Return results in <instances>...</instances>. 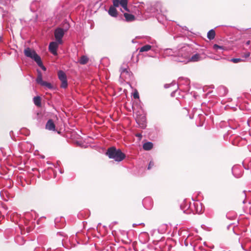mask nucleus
<instances>
[{
  "label": "nucleus",
  "mask_w": 251,
  "mask_h": 251,
  "mask_svg": "<svg viewBox=\"0 0 251 251\" xmlns=\"http://www.w3.org/2000/svg\"><path fill=\"white\" fill-rule=\"evenodd\" d=\"M193 49L188 45H185L183 46V49L180 51V53L182 51L183 54L180 58H178L180 62L185 63L189 62H197L205 58L204 54L196 53L191 56Z\"/></svg>",
  "instance_id": "f257e3e1"
},
{
  "label": "nucleus",
  "mask_w": 251,
  "mask_h": 251,
  "mask_svg": "<svg viewBox=\"0 0 251 251\" xmlns=\"http://www.w3.org/2000/svg\"><path fill=\"white\" fill-rule=\"evenodd\" d=\"M145 117L144 116L142 117V121L143 122V123L141 124V125L140 126L142 128H144L146 126H145Z\"/></svg>",
  "instance_id": "c756f323"
},
{
  "label": "nucleus",
  "mask_w": 251,
  "mask_h": 251,
  "mask_svg": "<svg viewBox=\"0 0 251 251\" xmlns=\"http://www.w3.org/2000/svg\"><path fill=\"white\" fill-rule=\"evenodd\" d=\"M250 52H247L244 55V56L245 58H248L250 56Z\"/></svg>",
  "instance_id": "72a5a7b5"
},
{
  "label": "nucleus",
  "mask_w": 251,
  "mask_h": 251,
  "mask_svg": "<svg viewBox=\"0 0 251 251\" xmlns=\"http://www.w3.org/2000/svg\"><path fill=\"white\" fill-rule=\"evenodd\" d=\"M133 98L134 99H138L139 96V94H138V92L137 91H135L133 93Z\"/></svg>",
  "instance_id": "7c9ffc66"
},
{
  "label": "nucleus",
  "mask_w": 251,
  "mask_h": 251,
  "mask_svg": "<svg viewBox=\"0 0 251 251\" xmlns=\"http://www.w3.org/2000/svg\"><path fill=\"white\" fill-rule=\"evenodd\" d=\"M242 167L240 165H234L232 169L233 175L236 178L240 177L242 175Z\"/></svg>",
  "instance_id": "6e6552de"
},
{
  "label": "nucleus",
  "mask_w": 251,
  "mask_h": 251,
  "mask_svg": "<svg viewBox=\"0 0 251 251\" xmlns=\"http://www.w3.org/2000/svg\"><path fill=\"white\" fill-rule=\"evenodd\" d=\"M207 38L209 40H213L215 36V32L213 29L210 30L207 33Z\"/></svg>",
  "instance_id": "aec40b11"
},
{
  "label": "nucleus",
  "mask_w": 251,
  "mask_h": 251,
  "mask_svg": "<svg viewBox=\"0 0 251 251\" xmlns=\"http://www.w3.org/2000/svg\"><path fill=\"white\" fill-rule=\"evenodd\" d=\"M230 61L234 63H237L241 62L242 60L241 58H232Z\"/></svg>",
  "instance_id": "c85d7f7f"
},
{
  "label": "nucleus",
  "mask_w": 251,
  "mask_h": 251,
  "mask_svg": "<svg viewBox=\"0 0 251 251\" xmlns=\"http://www.w3.org/2000/svg\"><path fill=\"white\" fill-rule=\"evenodd\" d=\"M108 14L113 17H117L118 16V12L115 7L111 6L108 11Z\"/></svg>",
  "instance_id": "4468645a"
},
{
  "label": "nucleus",
  "mask_w": 251,
  "mask_h": 251,
  "mask_svg": "<svg viewBox=\"0 0 251 251\" xmlns=\"http://www.w3.org/2000/svg\"><path fill=\"white\" fill-rule=\"evenodd\" d=\"M124 15L127 22H132L135 20L134 16L131 14L125 13Z\"/></svg>",
  "instance_id": "2eb2a0df"
},
{
  "label": "nucleus",
  "mask_w": 251,
  "mask_h": 251,
  "mask_svg": "<svg viewBox=\"0 0 251 251\" xmlns=\"http://www.w3.org/2000/svg\"><path fill=\"white\" fill-rule=\"evenodd\" d=\"M106 154L109 158L113 159L117 162L122 161L126 157L125 154L120 150H117L115 147L109 148L106 152Z\"/></svg>",
  "instance_id": "f03ea898"
},
{
  "label": "nucleus",
  "mask_w": 251,
  "mask_h": 251,
  "mask_svg": "<svg viewBox=\"0 0 251 251\" xmlns=\"http://www.w3.org/2000/svg\"><path fill=\"white\" fill-rule=\"evenodd\" d=\"M213 48L214 50H218L220 49L221 50H224L225 48L223 46H220L217 44H214L213 46Z\"/></svg>",
  "instance_id": "bb28decb"
},
{
  "label": "nucleus",
  "mask_w": 251,
  "mask_h": 251,
  "mask_svg": "<svg viewBox=\"0 0 251 251\" xmlns=\"http://www.w3.org/2000/svg\"><path fill=\"white\" fill-rule=\"evenodd\" d=\"M130 75V72H128V69L127 68H123L121 69V75L120 77L124 79H126L129 78Z\"/></svg>",
  "instance_id": "9d476101"
},
{
  "label": "nucleus",
  "mask_w": 251,
  "mask_h": 251,
  "mask_svg": "<svg viewBox=\"0 0 251 251\" xmlns=\"http://www.w3.org/2000/svg\"><path fill=\"white\" fill-rule=\"evenodd\" d=\"M59 43L57 41L56 42H51L50 43L49 46V50L54 55H56L57 54V50L58 48Z\"/></svg>",
  "instance_id": "1a4fd4ad"
},
{
  "label": "nucleus",
  "mask_w": 251,
  "mask_h": 251,
  "mask_svg": "<svg viewBox=\"0 0 251 251\" xmlns=\"http://www.w3.org/2000/svg\"><path fill=\"white\" fill-rule=\"evenodd\" d=\"M153 48V45H145L143 46V47L139 48V52H147L151 50H152Z\"/></svg>",
  "instance_id": "f8f14e48"
},
{
  "label": "nucleus",
  "mask_w": 251,
  "mask_h": 251,
  "mask_svg": "<svg viewBox=\"0 0 251 251\" xmlns=\"http://www.w3.org/2000/svg\"><path fill=\"white\" fill-rule=\"evenodd\" d=\"M39 6V2L38 1H33L30 6L31 10L34 12L36 10L37 7Z\"/></svg>",
  "instance_id": "412c9836"
},
{
  "label": "nucleus",
  "mask_w": 251,
  "mask_h": 251,
  "mask_svg": "<svg viewBox=\"0 0 251 251\" xmlns=\"http://www.w3.org/2000/svg\"><path fill=\"white\" fill-rule=\"evenodd\" d=\"M145 43H148V44L147 45H153V47L154 48L156 44V41L150 37H148L146 38V41Z\"/></svg>",
  "instance_id": "6ab92c4d"
},
{
  "label": "nucleus",
  "mask_w": 251,
  "mask_h": 251,
  "mask_svg": "<svg viewBox=\"0 0 251 251\" xmlns=\"http://www.w3.org/2000/svg\"><path fill=\"white\" fill-rule=\"evenodd\" d=\"M243 202V203H245V200H244Z\"/></svg>",
  "instance_id": "a19ab883"
},
{
  "label": "nucleus",
  "mask_w": 251,
  "mask_h": 251,
  "mask_svg": "<svg viewBox=\"0 0 251 251\" xmlns=\"http://www.w3.org/2000/svg\"><path fill=\"white\" fill-rule=\"evenodd\" d=\"M33 102L35 105L38 107H40L41 106V99L39 96L34 97Z\"/></svg>",
  "instance_id": "a211bd4d"
},
{
  "label": "nucleus",
  "mask_w": 251,
  "mask_h": 251,
  "mask_svg": "<svg viewBox=\"0 0 251 251\" xmlns=\"http://www.w3.org/2000/svg\"><path fill=\"white\" fill-rule=\"evenodd\" d=\"M147 11L150 13L151 16H157L160 14L164 15L166 10L162 8V4L160 2H157L148 7Z\"/></svg>",
  "instance_id": "20e7f679"
},
{
  "label": "nucleus",
  "mask_w": 251,
  "mask_h": 251,
  "mask_svg": "<svg viewBox=\"0 0 251 251\" xmlns=\"http://www.w3.org/2000/svg\"><path fill=\"white\" fill-rule=\"evenodd\" d=\"M39 67H41V68L44 70H46V68L43 65V63H42V65L41 66H39Z\"/></svg>",
  "instance_id": "f704fd0d"
},
{
  "label": "nucleus",
  "mask_w": 251,
  "mask_h": 251,
  "mask_svg": "<svg viewBox=\"0 0 251 251\" xmlns=\"http://www.w3.org/2000/svg\"><path fill=\"white\" fill-rule=\"evenodd\" d=\"M64 35V31L61 28H57L54 31V36L56 41L60 44H62V38Z\"/></svg>",
  "instance_id": "0eeeda50"
},
{
  "label": "nucleus",
  "mask_w": 251,
  "mask_h": 251,
  "mask_svg": "<svg viewBox=\"0 0 251 251\" xmlns=\"http://www.w3.org/2000/svg\"><path fill=\"white\" fill-rule=\"evenodd\" d=\"M46 128L49 130H55V126L52 120L50 119L48 121L46 125Z\"/></svg>",
  "instance_id": "9b49d317"
},
{
  "label": "nucleus",
  "mask_w": 251,
  "mask_h": 251,
  "mask_svg": "<svg viewBox=\"0 0 251 251\" xmlns=\"http://www.w3.org/2000/svg\"><path fill=\"white\" fill-rule=\"evenodd\" d=\"M113 6L114 7H118L120 5V1L119 0H113Z\"/></svg>",
  "instance_id": "cd10ccee"
},
{
  "label": "nucleus",
  "mask_w": 251,
  "mask_h": 251,
  "mask_svg": "<svg viewBox=\"0 0 251 251\" xmlns=\"http://www.w3.org/2000/svg\"><path fill=\"white\" fill-rule=\"evenodd\" d=\"M189 209V211L187 212V213H189L190 212L193 213L200 214L202 212V205L199 201H193V202H190L188 210Z\"/></svg>",
  "instance_id": "423d86ee"
},
{
  "label": "nucleus",
  "mask_w": 251,
  "mask_h": 251,
  "mask_svg": "<svg viewBox=\"0 0 251 251\" xmlns=\"http://www.w3.org/2000/svg\"><path fill=\"white\" fill-rule=\"evenodd\" d=\"M143 204L144 206L147 209H150L152 206V203L151 200L150 198L144 199L143 201Z\"/></svg>",
  "instance_id": "ddd939ff"
},
{
  "label": "nucleus",
  "mask_w": 251,
  "mask_h": 251,
  "mask_svg": "<svg viewBox=\"0 0 251 251\" xmlns=\"http://www.w3.org/2000/svg\"><path fill=\"white\" fill-rule=\"evenodd\" d=\"M184 45H179L174 50L171 49H167L164 50V54L165 56H171L174 57V60L177 62H179L178 60L179 58H180L182 56L183 51L180 53V51L183 49V46Z\"/></svg>",
  "instance_id": "7ed1b4c3"
},
{
  "label": "nucleus",
  "mask_w": 251,
  "mask_h": 251,
  "mask_svg": "<svg viewBox=\"0 0 251 251\" xmlns=\"http://www.w3.org/2000/svg\"><path fill=\"white\" fill-rule=\"evenodd\" d=\"M136 136L137 137H139L140 138H141V137H142V135H141V134H140V133L137 134L136 135Z\"/></svg>",
  "instance_id": "c9c22d12"
},
{
  "label": "nucleus",
  "mask_w": 251,
  "mask_h": 251,
  "mask_svg": "<svg viewBox=\"0 0 251 251\" xmlns=\"http://www.w3.org/2000/svg\"><path fill=\"white\" fill-rule=\"evenodd\" d=\"M220 89H224V90L226 91V90H225V88L224 87H221V88H220Z\"/></svg>",
  "instance_id": "58836bf2"
},
{
  "label": "nucleus",
  "mask_w": 251,
  "mask_h": 251,
  "mask_svg": "<svg viewBox=\"0 0 251 251\" xmlns=\"http://www.w3.org/2000/svg\"><path fill=\"white\" fill-rule=\"evenodd\" d=\"M36 82L37 83L40 84V85H42L43 83L44 82V81H43L42 79V75L40 72H39L38 73V75L36 78Z\"/></svg>",
  "instance_id": "b1692460"
},
{
  "label": "nucleus",
  "mask_w": 251,
  "mask_h": 251,
  "mask_svg": "<svg viewBox=\"0 0 251 251\" xmlns=\"http://www.w3.org/2000/svg\"><path fill=\"white\" fill-rule=\"evenodd\" d=\"M88 61V58L87 56H82L79 60V62L80 64H82V65H84V64H85L87 63Z\"/></svg>",
  "instance_id": "5701e85b"
},
{
  "label": "nucleus",
  "mask_w": 251,
  "mask_h": 251,
  "mask_svg": "<svg viewBox=\"0 0 251 251\" xmlns=\"http://www.w3.org/2000/svg\"><path fill=\"white\" fill-rule=\"evenodd\" d=\"M154 165V163L153 161H150L149 166H148V169H151L152 167Z\"/></svg>",
  "instance_id": "2f4dec72"
},
{
  "label": "nucleus",
  "mask_w": 251,
  "mask_h": 251,
  "mask_svg": "<svg viewBox=\"0 0 251 251\" xmlns=\"http://www.w3.org/2000/svg\"><path fill=\"white\" fill-rule=\"evenodd\" d=\"M58 76L60 81L67 80L66 75L62 71H59L58 72Z\"/></svg>",
  "instance_id": "dca6fc26"
},
{
  "label": "nucleus",
  "mask_w": 251,
  "mask_h": 251,
  "mask_svg": "<svg viewBox=\"0 0 251 251\" xmlns=\"http://www.w3.org/2000/svg\"><path fill=\"white\" fill-rule=\"evenodd\" d=\"M61 87L62 88H66L68 86V82L67 80H62L61 81Z\"/></svg>",
  "instance_id": "393cba45"
},
{
  "label": "nucleus",
  "mask_w": 251,
  "mask_h": 251,
  "mask_svg": "<svg viewBox=\"0 0 251 251\" xmlns=\"http://www.w3.org/2000/svg\"><path fill=\"white\" fill-rule=\"evenodd\" d=\"M169 87V84H165L164 85V87L166 88H167Z\"/></svg>",
  "instance_id": "4c0bfd02"
},
{
  "label": "nucleus",
  "mask_w": 251,
  "mask_h": 251,
  "mask_svg": "<svg viewBox=\"0 0 251 251\" xmlns=\"http://www.w3.org/2000/svg\"><path fill=\"white\" fill-rule=\"evenodd\" d=\"M250 44H251V41H249H249H247V42H246V44L247 45H248H248H249Z\"/></svg>",
  "instance_id": "e433bc0d"
},
{
  "label": "nucleus",
  "mask_w": 251,
  "mask_h": 251,
  "mask_svg": "<svg viewBox=\"0 0 251 251\" xmlns=\"http://www.w3.org/2000/svg\"><path fill=\"white\" fill-rule=\"evenodd\" d=\"M211 58H213L215 60H219L220 58H221V57L220 56H212V57H211Z\"/></svg>",
  "instance_id": "473e14b6"
},
{
  "label": "nucleus",
  "mask_w": 251,
  "mask_h": 251,
  "mask_svg": "<svg viewBox=\"0 0 251 251\" xmlns=\"http://www.w3.org/2000/svg\"><path fill=\"white\" fill-rule=\"evenodd\" d=\"M120 1V5L122 6V7L127 11H128V9L127 8V0H121Z\"/></svg>",
  "instance_id": "4be33fe9"
},
{
  "label": "nucleus",
  "mask_w": 251,
  "mask_h": 251,
  "mask_svg": "<svg viewBox=\"0 0 251 251\" xmlns=\"http://www.w3.org/2000/svg\"><path fill=\"white\" fill-rule=\"evenodd\" d=\"M153 147V144L151 142H148L144 143L143 146V148L145 151H149Z\"/></svg>",
  "instance_id": "f3484780"
},
{
  "label": "nucleus",
  "mask_w": 251,
  "mask_h": 251,
  "mask_svg": "<svg viewBox=\"0 0 251 251\" xmlns=\"http://www.w3.org/2000/svg\"><path fill=\"white\" fill-rule=\"evenodd\" d=\"M25 55L33 59L38 66L42 65V61L41 57L34 50H31L29 48H27L24 50Z\"/></svg>",
  "instance_id": "39448f33"
},
{
  "label": "nucleus",
  "mask_w": 251,
  "mask_h": 251,
  "mask_svg": "<svg viewBox=\"0 0 251 251\" xmlns=\"http://www.w3.org/2000/svg\"><path fill=\"white\" fill-rule=\"evenodd\" d=\"M137 123H138L139 125H140V123H139V120H137Z\"/></svg>",
  "instance_id": "ea45409f"
},
{
  "label": "nucleus",
  "mask_w": 251,
  "mask_h": 251,
  "mask_svg": "<svg viewBox=\"0 0 251 251\" xmlns=\"http://www.w3.org/2000/svg\"><path fill=\"white\" fill-rule=\"evenodd\" d=\"M41 85L46 86L49 89L52 88V85L50 83L47 82L46 81H44Z\"/></svg>",
  "instance_id": "a878e982"
}]
</instances>
